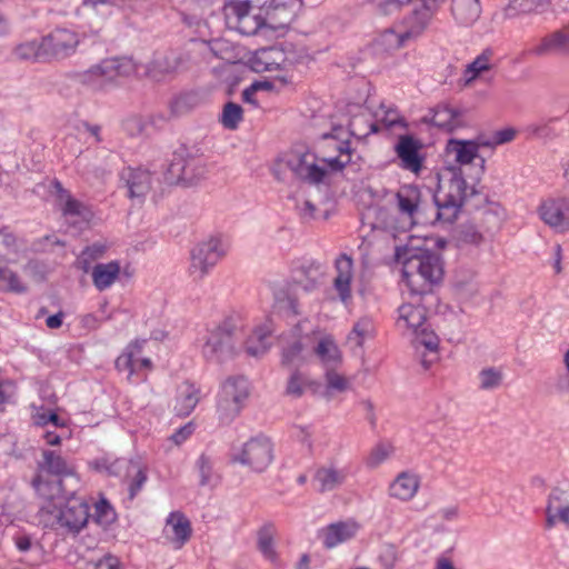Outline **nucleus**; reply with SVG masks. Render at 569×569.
<instances>
[{"mask_svg":"<svg viewBox=\"0 0 569 569\" xmlns=\"http://www.w3.org/2000/svg\"><path fill=\"white\" fill-rule=\"evenodd\" d=\"M38 516L44 527L78 533L90 517L87 502L66 499L61 479L38 481Z\"/></svg>","mask_w":569,"mask_h":569,"instance_id":"obj_1","label":"nucleus"},{"mask_svg":"<svg viewBox=\"0 0 569 569\" xmlns=\"http://www.w3.org/2000/svg\"><path fill=\"white\" fill-rule=\"evenodd\" d=\"M423 296L409 291V300L397 309L396 326L403 335L413 337L417 350L420 347L426 349L427 352L421 355V365L429 369L438 359L439 338L428 322L427 309L421 302Z\"/></svg>","mask_w":569,"mask_h":569,"instance_id":"obj_2","label":"nucleus"},{"mask_svg":"<svg viewBox=\"0 0 569 569\" xmlns=\"http://www.w3.org/2000/svg\"><path fill=\"white\" fill-rule=\"evenodd\" d=\"M402 277L410 292L429 295L443 278L442 260L431 250L409 251L402 264Z\"/></svg>","mask_w":569,"mask_h":569,"instance_id":"obj_3","label":"nucleus"},{"mask_svg":"<svg viewBox=\"0 0 569 569\" xmlns=\"http://www.w3.org/2000/svg\"><path fill=\"white\" fill-rule=\"evenodd\" d=\"M241 336L240 321L227 317L212 328H208L199 339L202 357L214 363H223L237 355V340Z\"/></svg>","mask_w":569,"mask_h":569,"instance_id":"obj_4","label":"nucleus"},{"mask_svg":"<svg viewBox=\"0 0 569 569\" xmlns=\"http://www.w3.org/2000/svg\"><path fill=\"white\" fill-rule=\"evenodd\" d=\"M140 64L130 57H112L101 60L83 72H77L78 82L94 90L120 86L124 80L139 76Z\"/></svg>","mask_w":569,"mask_h":569,"instance_id":"obj_5","label":"nucleus"},{"mask_svg":"<svg viewBox=\"0 0 569 569\" xmlns=\"http://www.w3.org/2000/svg\"><path fill=\"white\" fill-rule=\"evenodd\" d=\"M250 383L242 376L226 379L218 392L216 411L222 423L233 421L244 408L250 397Z\"/></svg>","mask_w":569,"mask_h":569,"instance_id":"obj_6","label":"nucleus"},{"mask_svg":"<svg viewBox=\"0 0 569 569\" xmlns=\"http://www.w3.org/2000/svg\"><path fill=\"white\" fill-rule=\"evenodd\" d=\"M229 246L220 237H210L198 243L191 251L189 274L193 281H201L227 254Z\"/></svg>","mask_w":569,"mask_h":569,"instance_id":"obj_7","label":"nucleus"},{"mask_svg":"<svg viewBox=\"0 0 569 569\" xmlns=\"http://www.w3.org/2000/svg\"><path fill=\"white\" fill-rule=\"evenodd\" d=\"M468 196V186L461 173H455L449 180L447 189H440L433 200L437 206L436 220L452 222Z\"/></svg>","mask_w":569,"mask_h":569,"instance_id":"obj_8","label":"nucleus"},{"mask_svg":"<svg viewBox=\"0 0 569 569\" xmlns=\"http://www.w3.org/2000/svg\"><path fill=\"white\" fill-rule=\"evenodd\" d=\"M223 16L229 29L244 36L256 34L266 24L243 0H224Z\"/></svg>","mask_w":569,"mask_h":569,"instance_id":"obj_9","label":"nucleus"},{"mask_svg":"<svg viewBox=\"0 0 569 569\" xmlns=\"http://www.w3.org/2000/svg\"><path fill=\"white\" fill-rule=\"evenodd\" d=\"M273 460V445L262 435L250 438L241 450L233 455L232 461L249 467L253 471H264Z\"/></svg>","mask_w":569,"mask_h":569,"instance_id":"obj_10","label":"nucleus"},{"mask_svg":"<svg viewBox=\"0 0 569 569\" xmlns=\"http://www.w3.org/2000/svg\"><path fill=\"white\" fill-rule=\"evenodd\" d=\"M186 57L176 51L157 52L152 60L143 67L144 77L161 82L174 77L186 68Z\"/></svg>","mask_w":569,"mask_h":569,"instance_id":"obj_11","label":"nucleus"},{"mask_svg":"<svg viewBox=\"0 0 569 569\" xmlns=\"http://www.w3.org/2000/svg\"><path fill=\"white\" fill-rule=\"evenodd\" d=\"M79 44V36L67 29H57L43 37L40 43L41 53L53 59H64L73 54Z\"/></svg>","mask_w":569,"mask_h":569,"instance_id":"obj_12","label":"nucleus"},{"mask_svg":"<svg viewBox=\"0 0 569 569\" xmlns=\"http://www.w3.org/2000/svg\"><path fill=\"white\" fill-rule=\"evenodd\" d=\"M563 525L569 531V489L555 487L546 500L545 528L550 530Z\"/></svg>","mask_w":569,"mask_h":569,"instance_id":"obj_13","label":"nucleus"},{"mask_svg":"<svg viewBox=\"0 0 569 569\" xmlns=\"http://www.w3.org/2000/svg\"><path fill=\"white\" fill-rule=\"evenodd\" d=\"M286 163L298 178L309 183H320L327 174L326 168L317 163L312 152L293 151L288 154Z\"/></svg>","mask_w":569,"mask_h":569,"instance_id":"obj_14","label":"nucleus"},{"mask_svg":"<svg viewBox=\"0 0 569 569\" xmlns=\"http://www.w3.org/2000/svg\"><path fill=\"white\" fill-rule=\"evenodd\" d=\"M541 220L557 232L569 231V199L549 198L538 209Z\"/></svg>","mask_w":569,"mask_h":569,"instance_id":"obj_15","label":"nucleus"},{"mask_svg":"<svg viewBox=\"0 0 569 569\" xmlns=\"http://www.w3.org/2000/svg\"><path fill=\"white\" fill-rule=\"evenodd\" d=\"M422 143L410 134L400 136L395 152L400 160V167L415 174L423 169V156L420 154Z\"/></svg>","mask_w":569,"mask_h":569,"instance_id":"obj_16","label":"nucleus"},{"mask_svg":"<svg viewBox=\"0 0 569 569\" xmlns=\"http://www.w3.org/2000/svg\"><path fill=\"white\" fill-rule=\"evenodd\" d=\"M146 343L147 340H134L130 342L122 353L116 359L117 370L128 371V378L143 369L151 370V360L142 356Z\"/></svg>","mask_w":569,"mask_h":569,"instance_id":"obj_17","label":"nucleus"},{"mask_svg":"<svg viewBox=\"0 0 569 569\" xmlns=\"http://www.w3.org/2000/svg\"><path fill=\"white\" fill-rule=\"evenodd\" d=\"M481 146V142L479 143L472 140L450 139L447 143L446 152L459 164H470L477 161L479 174H483L486 159L479 154V148Z\"/></svg>","mask_w":569,"mask_h":569,"instance_id":"obj_18","label":"nucleus"},{"mask_svg":"<svg viewBox=\"0 0 569 569\" xmlns=\"http://www.w3.org/2000/svg\"><path fill=\"white\" fill-rule=\"evenodd\" d=\"M569 52V26L542 37L528 49L529 56L543 58Z\"/></svg>","mask_w":569,"mask_h":569,"instance_id":"obj_19","label":"nucleus"},{"mask_svg":"<svg viewBox=\"0 0 569 569\" xmlns=\"http://www.w3.org/2000/svg\"><path fill=\"white\" fill-rule=\"evenodd\" d=\"M120 182L128 189L130 199L142 201L151 189V173L141 168H124L120 172Z\"/></svg>","mask_w":569,"mask_h":569,"instance_id":"obj_20","label":"nucleus"},{"mask_svg":"<svg viewBox=\"0 0 569 569\" xmlns=\"http://www.w3.org/2000/svg\"><path fill=\"white\" fill-rule=\"evenodd\" d=\"M420 477L412 471H401L390 482L388 495L390 498L401 502L411 501L419 491Z\"/></svg>","mask_w":569,"mask_h":569,"instance_id":"obj_21","label":"nucleus"},{"mask_svg":"<svg viewBox=\"0 0 569 569\" xmlns=\"http://www.w3.org/2000/svg\"><path fill=\"white\" fill-rule=\"evenodd\" d=\"M359 523L355 520L338 521L322 528L319 532L325 548L332 549L340 543L352 539L359 531Z\"/></svg>","mask_w":569,"mask_h":569,"instance_id":"obj_22","label":"nucleus"},{"mask_svg":"<svg viewBox=\"0 0 569 569\" xmlns=\"http://www.w3.org/2000/svg\"><path fill=\"white\" fill-rule=\"evenodd\" d=\"M349 477V469L347 467L339 468L335 463H328L319 467L313 476L318 491L328 492L346 483Z\"/></svg>","mask_w":569,"mask_h":569,"instance_id":"obj_23","label":"nucleus"},{"mask_svg":"<svg viewBox=\"0 0 569 569\" xmlns=\"http://www.w3.org/2000/svg\"><path fill=\"white\" fill-rule=\"evenodd\" d=\"M337 276L333 280V288L342 302L351 299V282L353 279V261L346 253L340 254L335 263Z\"/></svg>","mask_w":569,"mask_h":569,"instance_id":"obj_24","label":"nucleus"},{"mask_svg":"<svg viewBox=\"0 0 569 569\" xmlns=\"http://www.w3.org/2000/svg\"><path fill=\"white\" fill-rule=\"evenodd\" d=\"M247 6H249L253 12L259 14L266 24H270L272 27L284 26L290 21V18H283L282 14L287 12L284 6H281L277 2V0H243Z\"/></svg>","mask_w":569,"mask_h":569,"instance_id":"obj_25","label":"nucleus"},{"mask_svg":"<svg viewBox=\"0 0 569 569\" xmlns=\"http://www.w3.org/2000/svg\"><path fill=\"white\" fill-rule=\"evenodd\" d=\"M94 288L102 292L110 289L120 278L121 266L117 260L97 263L90 269Z\"/></svg>","mask_w":569,"mask_h":569,"instance_id":"obj_26","label":"nucleus"},{"mask_svg":"<svg viewBox=\"0 0 569 569\" xmlns=\"http://www.w3.org/2000/svg\"><path fill=\"white\" fill-rule=\"evenodd\" d=\"M350 134H357L352 128H350L348 131L343 128H333L331 133H325L323 138H335L339 139L340 143L337 146V149L339 151V154L335 158H330L325 160L327 162V166L333 170V171H340L342 170L351 160V153H350V143L347 139V137Z\"/></svg>","mask_w":569,"mask_h":569,"instance_id":"obj_27","label":"nucleus"},{"mask_svg":"<svg viewBox=\"0 0 569 569\" xmlns=\"http://www.w3.org/2000/svg\"><path fill=\"white\" fill-rule=\"evenodd\" d=\"M396 200L400 214L413 220L420 208L421 191L413 184H405L397 191Z\"/></svg>","mask_w":569,"mask_h":569,"instance_id":"obj_28","label":"nucleus"},{"mask_svg":"<svg viewBox=\"0 0 569 569\" xmlns=\"http://www.w3.org/2000/svg\"><path fill=\"white\" fill-rule=\"evenodd\" d=\"M313 353L319 359L325 370L339 367L342 363V355L335 339L329 336H322L313 347Z\"/></svg>","mask_w":569,"mask_h":569,"instance_id":"obj_29","label":"nucleus"},{"mask_svg":"<svg viewBox=\"0 0 569 569\" xmlns=\"http://www.w3.org/2000/svg\"><path fill=\"white\" fill-rule=\"evenodd\" d=\"M200 398V389L196 385L189 381L182 382L177 390L174 411L181 417L189 416L199 403Z\"/></svg>","mask_w":569,"mask_h":569,"instance_id":"obj_30","label":"nucleus"},{"mask_svg":"<svg viewBox=\"0 0 569 569\" xmlns=\"http://www.w3.org/2000/svg\"><path fill=\"white\" fill-rule=\"evenodd\" d=\"M376 336L375 321L369 316L360 317L352 326L347 336V343L352 350L362 349L367 340Z\"/></svg>","mask_w":569,"mask_h":569,"instance_id":"obj_31","label":"nucleus"},{"mask_svg":"<svg viewBox=\"0 0 569 569\" xmlns=\"http://www.w3.org/2000/svg\"><path fill=\"white\" fill-rule=\"evenodd\" d=\"M425 121L447 131H452L463 124L461 112L446 104L435 108L430 117H425Z\"/></svg>","mask_w":569,"mask_h":569,"instance_id":"obj_32","label":"nucleus"},{"mask_svg":"<svg viewBox=\"0 0 569 569\" xmlns=\"http://www.w3.org/2000/svg\"><path fill=\"white\" fill-rule=\"evenodd\" d=\"M167 536L179 547L183 546L191 537V523L189 519L181 512H171L166 522Z\"/></svg>","mask_w":569,"mask_h":569,"instance_id":"obj_33","label":"nucleus"},{"mask_svg":"<svg viewBox=\"0 0 569 569\" xmlns=\"http://www.w3.org/2000/svg\"><path fill=\"white\" fill-rule=\"evenodd\" d=\"M451 14L460 26L473 24L481 14L479 0H451Z\"/></svg>","mask_w":569,"mask_h":569,"instance_id":"obj_34","label":"nucleus"},{"mask_svg":"<svg viewBox=\"0 0 569 569\" xmlns=\"http://www.w3.org/2000/svg\"><path fill=\"white\" fill-rule=\"evenodd\" d=\"M493 57V50L487 48L468 63L463 71L465 86H470L478 77L490 71L495 67Z\"/></svg>","mask_w":569,"mask_h":569,"instance_id":"obj_35","label":"nucleus"},{"mask_svg":"<svg viewBox=\"0 0 569 569\" xmlns=\"http://www.w3.org/2000/svg\"><path fill=\"white\" fill-rule=\"evenodd\" d=\"M284 62V52L276 47L263 48L256 52L253 69L257 72L279 70Z\"/></svg>","mask_w":569,"mask_h":569,"instance_id":"obj_36","label":"nucleus"},{"mask_svg":"<svg viewBox=\"0 0 569 569\" xmlns=\"http://www.w3.org/2000/svg\"><path fill=\"white\" fill-rule=\"evenodd\" d=\"M551 0H509L503 8L506 18H515L519 14L540 13L545 11Z\"/></svg>","mask_w":569,"mask_h":569,"instance_id":"obj_37","label":"nucleus"},{"mask_svg":"<svg viewBox=\"0 0 569 569\" xmlns=\"http://www.w3.org/2000/svg\"><path fill=\"white\" fill-rule=\"evenodd\" d=\"M452 284L460 293L475 295L478 291L477 271L472 267L460 264L455 270Z\"/></svg>","mask_w":569,"mask_h":569,"instance_id":"obj_38","label":"nucleus"},{"mask_svg":"<svg viewBox=\"0 0 569 569\" xmlns=\"http://www.w3.org/2000/svg\"><path fill=\"white\" fill-rule=\"evenodd\" d=\"M309 337H299L282 348L281 363L293 366L303 362L308 355Z\"/></svg>","mask_w":569,"mask_h":569,"instance_id":"obj_39","label":"nucleus"},{"mask_svg":"<svg viewBox=\"0 0 569 569\" xmlns=\"http://www.w3.org/2000/svg\"><path fill=\"white\" fill-rule=\"evenodd\" d=\"M42 467L47 469V471L51 475V478L43 479L41 476H38V481H51L59 479L60 476H68L71 473V469L69 468L66 460L54 450H44L42 452Z\"/></svg>","mask_w":569,"mask_h":569,"instance_id":"obj_40","label":"nucleus"},{"mask_svg":"<svg viewBox=\"0 0 569 569\" xmlns=\"http://www.w3.org/2000/svg\"><path fill=\"white\" fill-rule=\"evenodd\" d=\"M276 526L272 522H266L257 531V546L263 557L274 561L277 552L274 549Z\"/></svg>","mask_w":569,"mask_h":569,"instance_id":"obj_41","label":"nucleus"},{"mask_svg":"<svg viewBox=\"0 0 569 569\" xmlns=\"http://www.w3.org/2000/svg\"><path fill=\"white\" fill-rule=\"evenodd\" d=\"M50 187L54 189L59 200L63 202V214L84 217L86 207L80 201L74 199L66 189H63L59 180H51Z\"/></svg>","mask_w":569,"mask_h":569,"instance_id":"obj_42","label":"nucleus"},{"mask_svg":"<svg viewBox=\"0 0 569 569\" xmlns=\"http://www.w3.org/2000/svg\"><path fill=\"white\" fill-rule=\"evenodd\" d=\"M271 330L267 326L256 328L246 342L248 355L260 357L267 352L270 347L269 337Z\"/></svg>","mask_w":569,"mask_h":569,"instance_id":"obj_43","label":"nucleus"},{"mask_svg":"<svg viewBox=\"0 0 569 569\" xmlns=\"http://www.w3.org/2000/svg\"><path fill=\"white\" fill-rule=\"evenodd\" d=\"M108 250V246L104 242H93L87 246L77 259V266L83 273H89L91 263L96 260L101 259Z\"/></svg>","mask_w":569,"mask_h":569,"instance_id":"obj_44","label":"nucleus"},{"mask_svg":"<svg viewBox=\"0 0 569 569\" xmlns=\"http://www.w3.org/2000/svg\"><path fill=\"white\" fill-rule=\"evenodd\" d=\"M313 385L315 382L306 375L299 370H293L287 381L286 395L292 398H300L305 393L306 389Z\"/></svg>","mask_w":569,"mask_h":569,"instance_id":"obj_45","label":"nucleus"},{"mask_svg":"<svg viewBox=\"0 0 569 569\" xmlns=\"http://www.w3.org/2000/svg\"><path fill=\"white\" fill-rule=\"evenodd\" d=\"M395 452V447L388 441L378 442L366 458V466L375 469L389 459Z\"/></svg>","mask_w":569,"mask_h":569,"instance_id":"obj_46","label":"nucleus"},{"mask_svg":"<svg viewBox=\"0 0 569 569\" xmlns=\"http://www.w3.org/2000/svg\"><path fill=\"white\" fill-rule=\"evenodd\" d=\"M478 379L481 390H495L502 385L503 371L496 367L483 368L479 372Z\"/></svg>","mask_w":569,"mask_h":569,"instance_id":"obj_47","label":"nucleus"},{"mask_svg":"<svg viewBox=\"0 0 569 569\" xmlns=\"http://www.w3.org/2000/svg\"><path fill=\"white\" fill-rule=\"evenodd\" d=\"M197 104V97L192 93H184L174 97L169 103L171 117H180L191 111Z\"/></svg>","mask_w":569,"mask_h":569,"instance_id":"obj_48","label":"nucleus"},{"mask_svg":"<svg viewBox=\"0 0 569 569\" xmlns=\"http://www.w3.org/2000/svg\"><path fill=\"white\" fill-rule=\"evenodd\" d=\"M456 240L461 248L466 246L478 247L483 242V236L473 224H463L458 230Z\"/></svg>","mask_w":569,"mask_h":569,"instance_id":"obj_49","label":"nucleus"},{"mask_svg":"<svg viewBox=\"0 0 569 569\" xmlns=\"http://www.w3.org/2000/svg\"><path fill=\"white\" fill-rule=\"evenodd\" d=\"M214 459L212 456L203 452L199 456V458L196 461V469L198 470L200 480L199 485L204 487L211 483L213 477H214Z\"/></svg>","mask_w":569,"mask_h":569,"instance_id":"obj_50","label":"nucleus"},{"mask_svg":"<svg viewBox=\"0 0 569 569\" xmlns=\"http://www.w3.org/2000/svg\"><path fill=\"white\" fill-rule=\"evenodd\" d=\"M243 110L241 106L234 102H228L223 107L221 123L226 129L234 130L242 121Z\"/></svg>","mask_w":569,"mask_h":569,"instance_id":"obj_51","label":"nucleus"},{"mask_svg":"<svg viewBox=\"0 0 569 569\" xmlns=\"http://www.w3.org/2000/svg\"><path fill=\"white\" fill-rule=\"evenodd\" d=\"M93 520L101 526H109L117 519V513L110 502L101 498L94 505Z\"/></svg>","mask_w":569,"mask_h":569,"instance_id":"obj_52","label":"nucleus"},{"mask_svg":"<svg viewBox=\"0 0 569 569\" xmlns=\"http://www.w3.org/2000/svg\"><path fill=\"white\" fill-rule=\"evenodd\" d=\"M133 472L132 479L129 482V499L133 500L137 495L141 491L144 483L147 482V472L136 463H128V475Z\"/></svg>","mask_w":569,"mask_h":569,"instance_id":"obj_53","label":"nucleus"},{"mask_svg":"<svg viewBox=\"0 0 569 569\" xmlns=\"http://www.w3.org/2000/svg\"><path fill=\"white\" fill-rule=\"evenodd\" d=\"M338 367L325 370L326 387L328 390L345 392L349 389V380L337 371Z\"/></svg>","mask_w":569,"mask_h":569,"instance_id":"obj_54","label":"nucleus"},{"mask_svg":"<svg viewBox=\"0 0 569 569\" xmlns=\"http://www.w3.org/2000/svg\"><path fill=\"white\" fill-rule=\"evenodd\" d=\"M516 130L513 128H505L493 132L490 140L481 142L482 147L493 148L496 146L505 144L516 138Z\"/></svg>","mask_w":569,"mask_h":569,"instance_id":"obj_55","label":"nucleus"},{"mask_svg":"<svg viewBox=\"0 0 569 569\" xmlns=\"http://www.w3.org/2000/svg\"><path fill=\"white\" fill-rule=\"evenodd\" d=\"M0 238L3 247L10 252H19L24 249V243L17 238L8 228L0 230Z\"/></svg>","mask_w":569,"mask_h":569,"instance_id":"obj_56","label":"nucleus"},{"mask_svg":"<svg viewBox=\"0 0 569 569\" xmlns=\"http://www.w3.org/2000/svg\"><path fill=\"white\" fill-rule=\"evenodd\" d=\"M66 428V421L62 420L56 412H38V428Z\"/></svg>","mask_w":569,"mask_h":569,"instance_id":"obj_57","label":"nucleus"},{"mask_svg":"<svg viewBox=\"0 0 569 569\" xmlns=\"http://www.w3.org/2000/svg\"><path fill=\"white\" fill-rule=\"evenodd\" d=\"M381 110L383 111L381 116V122L388 128L395 127V126H402L406 127L407 123L405 119L400 116L397 109L395 108H388L385 109L383 106H381Z\"/></svg>","mask_w":569,"mask_h":569,"instance_id":"obj_58","label":"nucleus"},{"mask_svg":"<svg viewBox=\"0 0 569 569\" xmlns=\"http://www.w3.org/2000/svg\"><path fill=\"white\" fill-rule=\"evenodd\" d=\"M271 89V83L267 81H256L248 88H246L242 91V99L244 102L251 103L253 106H257V101L254 100V94L259 90H269Z\"/></svg>","mask_w":569,"mask_h":569,"instance_id":"obj_59","label":"nucleus"},{"mask_svg":"<svg viewBox=\"0 0 569 569\" xmlns=\"http://www.w3.org/2000/svg\"><path fill=\"white\" fill-rule=\"evenodd\" d=\"M123 465H127V461L123 459H116L114 461L109 462L107 458H102L94 461L97 470H104L110 475H117Z\"/></svg>","mask_w":569,"mask_h":569,"instance_id":"obj_60","label":"nucleus"},{"mask_svg":"<svg viewBox=\"0 0 569 569\" xmlns=\"http://www.w3.org/2000/svg\"><path fill=\"white\" fill-rule=\"evenodd\" d=\"M16 56L21 60H32L36 58V42L27 41L17 46L14 50Z\"/></svg>","mask_w":569,"mask_h":569,"instance_id":"obj_61","label":"nucleus"},{"mask_svg":"<svg viewBox=\"0 0 569 569\" xmlns=\"http://www.w3.org/2000/svg\"><path fill=\"white\" fill-rule=\"evenodd\" d=\"M298 213L303 221H310L316 218L317 208L310 200H303L297 204Z\"/></svg>","mask_w":569,"mask_h":569,"instance_id":"obj_62","label":"nucleus"},{"mask_svg":"<svg viewBox=\"0 0 569 569\" xmlns=\"http://www.w3.org/2000/svg\"><path fill=\"white\" fill-rule=\"evenodd\" d=\"M194 431V427L191 422L184 425L183 427L179 428L171 437L170 439L176 445H181L184 442Z\"/></svg>","mask_w":569,"mask_h":569,"instance_id":"obj_63","label":"nucleus"},{"mask_svg":"<svg viewBox=\"0 0 569 569\" xmlns=\"http://www.w3.org/2000/svg\"><path fill=\"white\" fill-rule=\"evenodd\" d=\"M38 436H40L47 445L57 446L61 441V436L57 433L56 429L38 428Z\"/></svg>","mask_w":569,"mask_h":569,"instance_id":"obj_64","label":"nucleus"}]
</instances>
